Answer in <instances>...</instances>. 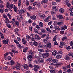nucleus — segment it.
I'll use <instances>...</instances> for the list:
<instances>
[{
	"instance_id": "393cba45",
	"label": "nucleus",
	"mask_w": 73,
	"mask_h": 73,
	"mask_svg": "<svg viewBox=\"0 0 73 73\" xmlns=\"http://www.w3.org/2000/svg\"><path fill=\"white\" fill-rule=\"evenodd\" d=\"M62 57V56H61V55H57L56 56V59H57V60H59L60 58H61Z\"/></svg>"
},
{
	"instance_id": "680f3d73",
	"label": "nucleus",
	"mask_w": 73,
	"mask_h": 73,
	"mask_svg": "<svg viewBox=\"0 0 73 73\" xmlns=\"http://www.w3.org/2000/svg\"><path fill=\"white\" fill-rule=\"evenodd\" d=\"M29 67H30V68H31L32 69L34 66L32 65V64H29Z\"/></svg>"
},
{
	"instance_id": "7c9ffc66",
	"label": "nucleus",
	"mask_w": 73,
	"mask_h": 73,
	"mask_svg": "<svg viewBox=\"0 0 73 73\" xmlns=\"http://www.w3.org/2000/svg\"><path fill=\"white\" fill-rule=\"evenodd\" d=\"M33 45L35 46H37L38 45V43L37 42L34 41L33 43Z\"/></svg>"
},
{
	"instance_id": "8fccbe9b",
	"label": "nucleus",
	"mask_w": 73,
	"mask_h": 73,
	"mask_svg": "<svg viewBox=\"0 0 73 73\" xmlns=\"http://www.w3.org/2000/svg\"><path fill=\"white\" fill-rule=\"evenodd\" d=\"M7 15L8 17H9V18L11 19L12 18V16H11V14H10L8 13Z\"/></svg>"
},
{
	"instance_id": "a878e982",
	"label": "nucleus",
	"mask_w": 73,
	"mask_h": 73,
	"mask_svg": "<svg viewBox=\"0 0 73 73\" xmlns=\"http://www.w3.org/2000/svg\"><path fill=\"white\" fill-rule=\"evenodd\" d=\"M64 9L61 8L59 9V12L60 13H64Z\"/></svg>"
},
{
	"instance_id": "4be33fe9",
	"label": "nucleus",
	"mask_w": 73,
	"mask_h": 73,
	"mask_svg": "<svg viewBox=\"0 0 73 73\" xmlns=\"http://www.w3.org/2000/svg\"><path fill=\"white\" fill-rule=\"evenodd\" d=\"M10 22L11 24H13V26L14 28H16V25H15V24L14 22L12 21H10Z\"/></svg>"
},
{
	"instance_id": "c9c22d12",
	"label": "nucleus",
	"mask_w": 73,
	"mask_h": 73,
	"mask_svg": "<svg viewBox=\"0 0 73 73\" xmlns=\"http://www.w3.org/2000/svg\"><path fill=\"white\" fill-rule=\"evenodd\" d=\"M40 62L41 64H43V63L44 62V59L41 58L40 60Z\"/></svg>"
},
{
	"instance_id": "e2e57ef3",
	"label": "nucleus",
	"mask_w": 73,
	"mask_h": 73,
	"mask_svg": "<svg viewBox=\"0 0 73 73\" xmlns=\"http://www.w3.org/2000/svg\"><path fill=\"white\" fill-rule=\"evenodd\" d=\"M58 53L59 54H63V52L61 51H58Z\"/></svg>"
},
{
	"instance_id": "49530a36",
	"label": "nucleus",
	"mask_w": 73,
	"mask_h": 73,
	"mask_svg": "<svg viewBox=\"0 0 73 73\" xmlns=\"http://www.w3.org/2000/svg\"><path fill=\"white\" fill-rule=\"evenodd\" d=\"M34 62L35 63V64H39V62L37 60H35L34 61Z\"/></svg>"
},
{
	"instance_id": "69168bd1",
	"label": "nucleus",
	"mask_w": 73,
	"mask_h": 73,
	"mask_svg": "<svg viewBox=\"0 0 73 73\" xmlns=\"http://www.w3.org/2000/svg\"><path fill=\"white\" fill-rule=\"evenodd\" d=\"M52 3L53 5H57L56 3L54 2H52Z\"/></svg>"
},
{
	"instance_id": "58836bf2",
	"label": "nucleus",
	"mask_w": 73,
	"mask_h": 73,
	"mask_svg": "<svg viewBox=\"0 0 73 73\" xmlns=\"http://www.w3.org/2000/svg\"><path fill=\"white\" fill-rule=\"evenodd\" d=\"M45 17H46L45 15L44 14L40 15V17L42 19H45Z\"/></svg>"
},
{
	"instance_id": "338daca9",
	"label": "nucleus",
	"mask_w": 73,
	"mask_h": 73,
	"mask_svg": "<svg viewBox=\"0 0 73 73\" xmlns=\"http://www.w3.org/2000/svg\"><path fill=\"white\" fill-rule=\"evenodd\" d=\"M4 18H5L6 20H7V21L8 22L9 21V19H8V18H7V16H4Z\"/></svg>"
},
{
	"instance_id": "37998d69",
	"label": "nucleus",
	"mask_w": 73,
	"mask_h": 73,
	"mask_svg": "<svg viewBox=\"0 0 73 73\" xmlns=\"http://www.w3.org/2000/svg\"><path fill=\"white\" fill-rule=\"evenodd\" d=\"M57 36L56 35L55 36L54 38H53V41H55L57 39Z\"/></svg>"
},
{
	"instance_id": "20e7f679",
	"label": "nucleus",
	"mask_w": 73,
	"mask_h": 73,
	"mask_svg": "<svg viewBox=\"0 0 73 73\" xmlns=\"http://www.w3.org/2000/svg\"><path fill=\"white\" fill-rule=\"evenodd\" d=\"M56 24H57V23L54 22V26L55 29L56 31H59V30H60V28H59V26L56 25Z\"/></svg>"
},
{
	"instance_id": "2f4dec72",
	"label": "nucleus",
	"mask_w": 73,
	"mask_h": 73,
	"mask_svg": "<svg viewBox=\"0 0 73 73\" xmlns=\"http://www.w3.org/2000/svg\"><path fill=\"white\" fill-rule=\"evenodd\" d=\"M21 13L22 15H24L25 13V11L23 9H21Z\"/></svg>"
},
{
	"instance_id": "f8f14e48",
	"label": "nucleus",
	"mask_w": 73,
	"mask_h": 73,
	"mask_svg": "<svg viewBox=\"0 0 73 73\" xmlns=\"http://www.w3.org/2000/svg\"><path fill=\"white\" fill-rule=\"evenodd\" d=\"M57 18H58L59 19H60V20L63 19V16L61 15H57Z\"/></svg>"
},
{
	"instance_id": "7ed1b4c3",
	"label": "nucleus",
	"mask_w": 73,
	"mask_h": 73,
	"mask_svg": "<svg viewBox=\"0 0 73 73\" xmlns=\"http://www.w3.org/2000/svg\"><path fill=\"white\" fill-rule=\"evenodd\" d=\"M21 64L20 63H18L17 65H16L15 67H13V69H15V68L16 69L20 70V68H21Z\"/></svg>"
},
{
	"instance_id": "13d9d810",
	"label": "nucleus",
	"mask_w": 73,
	"mask_h": 73,
	"mask_svg": "<svg viewBox=\"0 0 73 73\" xmlns=\"http://www.w3.org/2000/svg\"><path fill=\"white\" fill-rule=\"evenodd\" d=\"M20 17L21 20H23V15L22 14H21L20 15Z\"/></svg>"
},
{
	"instance_id": "423d86ee",
	"label": "nucleus",
	"mask_w": 73,
	"mask_h": 73,
	"mask_svg": "<svg viewBox=\"0 0 73 73\" xmlns=\"http://www.w3.org/2000/svg\"><path fill=\"white\" fill-rule=\"evenodd\" d=\"M2 42L3 44H8V42H9V39L7 38L6 39V40H3Z\"/></svg>"
},
{
	"instance_id": "cd10ccee",
	"label": "nucleus",
	"mask_w": 73,
	"mask_h": 73,
	"mask_svg": "<svg viewBox=\"0 0 73 73\" xmlns=\"http://www.w3.org/2000/svg\"><path fill=\"white\" fill-rule=\"evenodd\" d=\"M47 46L48 48H52V44L51 43H48L47 44Z\"/></svg>"
},
{
	"instance_id": "39448f33",
	"label": "nucleus",
	"mask_w": 73,
	"mask_h": 73,
	"mask_svg": "<svg viewBox=\"0 0 73 73\" xmlns=\"http://www.w3.org/2000/svg\"><path fill=\"white\" fill-rule=\"evenodd\" d=\"M49 54L46 53H43L42 54V56L44 58H45L46 57H49Z\"/></svg>"
},
{
	"instance_id": "f3484780",
	"label": "nucleus",
	"mask_w": 73,
	"mask_h": 73,
	"mask_svg": "<svg viewBox=\"0 0 73 73\" xmlns=\"http://www.w3.org/2000/svg\"><path fill=\"white\" fill-rule=\"evenodd\" d=\"M15 24L16 25H17V27H19V24H20V23H19V22L18 21H16L15 22Z\"/></svg>"
},
{
	"instance_id": "a211bd4d",
	"label": "nucleus",
	"mask_w": 73,
	"mask_h": 73,
	"mask_svg": "<svg viewBox=\"0 0 73 73\" xmlns=\"http://www.w3.org/2000/svg\"><path fill=\"white\" fill-rule=\"evenodd\" d=\"M29 54H31V55H32V56H35L34 53H33V51H32V50H29Z\"/></svg>"
},
{
	"instance_id": "6e6d98bb",
	"label": "nucleus",
	"mask_w": 73,
	"mask_h": 73,
	"mask_svg": "<svg viewBox=\"0 0 73 73\" xmlns=\"http://www.w3.org/2000/svg\"><path fill=\"white\" fill-rule=\"evenodd\" d=\"M9 53L8 52H6V53L5 54L4 56V57L5 58H6V56H7V55H8V54H9Z\"/></svg>"
},
{
	"instance_id": "6e6552de",
	"label": "nucleus",
	"mask_w": 73,
	"mask_h": 73,
	"mask_svg": "<svg viewBox=\"0 0 73 73\" xmlns=\"http://www.w3.org/2000/svg\"><path fill=\"white\" fill-rule=\"evenodd\" d=\"M48 0H42L40 2V4L42 5H43L44 4H46L48 3Z\"/></svg>"
},
{
	"instance_id": "5701e85b",
	"label": "nucleus",
	"mask_w": 73,
	"mask_h": 73,
	"mask_svg": "<svg viewBox=\"0 0 73 73\" xmlns=\"http://www.w3.org/2000/svg\"><path fill=\"white\" fill-rule=\"evenodd\" d=\"M52 62H53L54 63H57V62H58V61L57 59H52Z\"/></svg>"
},
{
	"instance_id": "2eb2a0df",
	"label": "nucleus",
	"mask_w": 73,
	"mask_h": 73,
	"mask_svg": "<svg viewBox=\"0 0 73 73\" xmlns=\"http://www.w3.org/2000/svg\"><path fill=\"white\" fill-rule=\"evenodd\" d=\"M13 9L14 11L16 13H17V7H16L15 5H14L13 7Z\"/></svg>"
},
{
	"instance_id": "c03bdc74",
	"label": "nucleus",
	"mask_w": 73,
	"mask_h": 73,
	"mask_svg": "<svg viewBox=\"0 0 73 73\" xmlns=\"http://www.w3.org/2000/svg\"><path fill=\"white\" fill-rule=\"evenodd\" d=\"M57 24L59 25H62L63 24L62 22H58L57 23Z\"/></svg>"
},
{
	"instance_id": "6ab92c4d",
	"label": "nucleus",
	"mask_w": 73,
	"mask_h": 73,
	"mask_svg": "<svg viewBox=\"0 0 73 73\" xmlns=\"http://www.w3.org/2000/svg\"><path fill=\"white\" fill-rule=\"evenodd\" d=\"M57 52L56 51V50H54L52 53V54L53 56H55L57 54Z\"/></svg>"
},
{
	"instance_id": "4468645a",
	"label": "nucleus",
	"mask_w": 73,
	"mask_h": 73,
	"mask_svg": "<svg viewBox=\"0 0 73 73\" xmlns=\"http://www.w3.org/2000/svg\"><path fill=\"white\" fill-rule=\"evenodd\" d=\"M36 16L35 15H33L31 16L30 18L32 20H36Z\"/></svg>"
},
{
	"instance_id": "bb28decb",
	"label": "nucleus",
	"mask_w": 73,
	"mask_h": 73,
	"mask_svg": "<svg viewBox=\"0 0 73 73\" xmlns=\"http://www.w3.org/2000/svg\"><path fill=\"white\" fill-rule=\"evenodd\" d=\"M0 34L1 35V38H2V39H4V36L3 35V34L2 33L0 32Z\"/></svg>"
},
{
	"instance_id": "864d4df0",
	"label": "nucleus",
	"mask_w": 73,
	"mask_h": 73,
	"mask_svg": "<svg viewBox=\"0 0 73 73\" xmlns=\"http://www.w3.org/2000/svg\"><path fill=\"white\" fill-rule=\"evenodd\" d=\"M14 42H15V43L17 44H19V42L17 41V40L15 39L14 40Z\"/></svg>"
},
{
	"instance_id": "5fc2aeb1",
	"label": "nucleus",
	"mask_w": 73,
	"mask_h": 73,
	"mask_svg": "<svg viewBox=\"0 0 73 73\" xmlns=\"http://www.w3.org/2000/svg\"><path fill=\"white\" fill-rule=\"evenodd\" d=\"M29 1H27L26 2V6H28V5H29Z\"/></svg>"
},
{
	"instance_id": "ddd939ff",
	"label": "nucleus",
	"mask_w": 73,
	"mask_h": 73,
	"mask_svg": "<svg viewBox=\"0 0 73 73\" xmlns=\"http://www.w3.org/2000/svg\"><path fill=\"white\" fill-rule=\"evenodd\" d=\"M22 41L23 44L24 45H25L27 44V40L25 38H23L22 39Z\"/></svg>"
},
{
	"instance_id": "a19ab883",
	"label": "nucleus",
	"mask_w": 73,
	"mask_h": 73,
	"mask_svg": "<svg viewBox=\"0 0 73 73\" xmlns=\"http://www.w3.org/2000/svg\"><path fill=\"white\" fill-rule=\"evenodd\" d=\"M34 31L36 33H38V30L37 29H34Z\"/></svg>"
},
{
	"instance_id": "3c124183",
	"label": "nucleus",
	"mask_w": 73,
	"mask_h": 73,
	"mask_svg": "<svg viewBox=\"0 0 73 73\" xmlns=\"http://www.w3.org/2000/svg\"><path fill=\"white\" fill-rule=\"evenodd\" d=\"M4 10L3 9H0V13H3V12H4Z\"/></svg>"
},
{
	"instance_id": "ea45409f",
	"label": "nucleus",
	"mask_w": 73,
	"mask_h": 73,
	"mask_svg": "<svg viewBox=\"0 0 73 73\" xmlns=\"http://www.w3.org/2000/svg\"><path fill=\"white\" fill-rule=\"evenodd\" d=\"M60 44L62 46H63L64 45H65V43L64 42H60Z\"/></svg>"
},
{
	"instance_id": "bf43d9fd",
	"label": "nucleus",
	"mask_w": 73,
	"mask_h": 73,
	"mask_svg": "<svg viewBox=\"0 0 73 73\" xmlns=\"http://www.w3.org/2000/svg\"><path fill=\"white\" fill-rule=\"evenodd\" d=\"M46 29H47L48 32L49 33H51V31H50V29H49L48 28H46Z\"/></svg>"
},
{
	"instance_id": "473e14b6",
	"label": "nucleus",
	"mask_w": 73,
	"mask_h": 73,
	"mask_svg": "<svg viewBox=\"0 0 73 73\" xmlns=\"http://www.w3.org/2000/svg\"><path fill=\"white\" fill-rule=\"evenodd\" d=\"M19 3L18 4V5L19 7H20V5H21V0H19Z\"/></svg>"
},
{
	"instance_id": "774afa93",
	"label": "nucleus",
	"mask_w": 73,
	"mask_h": 73,
	"mask_svg": "<svg viewBox=\"0 0 73 73\" xmlns=\"http://www.w3.org/2000/svg\"><path fill=\"white\" fill-rule=\"evenodd\" d=\"M15 32H19V29L18 28H16L15 29Z\"/></svg>"
},
{
	"instance_id": "f03ea898",
	"label": "nucleus",
	"mask_w": 73,
	"mask_h": 73,
	"mask_svg": "<svg viewBox=\"0 0 73 73\" xmlns=\"http://www.w3.org/2000/svg\"><path fill=\"white\" fill-rule=\"evenodd\" d=\"M27 60L30 62H32V59H33V56L31 55H29L27 57Z\"/></svg>"
},
{
	"instance_id": "e433bc0d",
	"label": "nucleus",
	"mask_w": 73,
	"mask_h": 73,
	"mask_svg": "<svg viewBox=\"0 0 73 73\" xmlns=\"http://www.w3.org/2000/svg\"><path fill=\"white\" fill-rule=\"evenodd\" d=\"M39 26L40 27L42 28L43 27V23L42 22H40L39 24Z\"/></svg>"
},
{
	"instance_id": "de8ad7c7",
	"label": "nucleus",
	"mask_w": 73,
	"mask_h": 73,
	"mask_svg": "<svg viewBox=\"0 0 73 73\" xmlns=\"http://www.w3.org/2000/svg\"><path fill=\"white\" fill-rule=\"evenodd\" d=\"M32 9V6H29L27 8V9L28 10H29V11L31 10V9Z\"/></svg>"
},
{
	"instance_id": "a18cd8bd",
	"label": "nucleus",
	"mask_w": 73,
	"mask_h": 73,
	"mask_svg": "<svg viewBox=\"0 0 73 73\" xmlns=\"http://www.w3.org/2000/svg\"><path fill=\"white\" fill-rule=\"evenodd\" d=\"M49 39V38L48 37H47L46 39H44L43 40V41H44V42H46V41H47V40Z\"/></svg>"
},
{
	"instance_id": "412c9836",
	"label": "nucleus",
	"mask_w": 73,
	"mask_h": 73,
	"mask_svg": "<svg viewBox=\"0 0 73 73\" xmlns=\"http://www.w3.org/2000/svg\"><path fill=\"white\" fill-rule=\"evenodd\" d=\"M6 7L7 8H9V5H10V3L9 2H7L6 3Z\"/></svg>"
},
{
	"instance_id": "f704fd0d",
	"label": "nucleus",
	"mask_w": 73,
	"mask_h": 73,
	"mask_svg": "<svg viewBox=\"0 0 73 73\" xmlns=\"http://www.w3.org/2000/svg\"><path fill=\"white\" fill-rule=\"evenodd\" d=\"M50 73H56V71L55 70H50Z\"/></svg>"
},
{
	"instance_id": "aec40b11",
	"label": "nucleus",
	"mask_w": 73,
	"mask_h": 73,
	"mask_svg": "<svg viewBox=\"0 0 73 73\" xmlns=\"http://www.w3.org/2000/svg\"><path fill=\"white\" fill-rule=\"evenodd\" d=\"M10 63L11 64V65L12 66L13 65L15 64V61H13V60H11Z\"/></svg>"
},
{
	"instance_id": "052dcab7",
	"label": "nucleus",
	"mask_w": 73,
	"mask_h": 73,
	"mask_svg": "<svg viewBox=\"0 0 73 73\" xmlns=\"http://www.w3.org/2000/svg\"><path fill=\"white\" fill-rule=\"evenodd\" d=\"M66 60H69L70 59V57L68 56H66Z\"/></svg>"
},
{
	"instance_id": "09e8293b",
	"label": "nucleus",
	"mask_w": 73,
	"mask_h": 73,
	"mask_svg": "<svg viewBox=\"0 0 73 73\" xmlns=\"http://www.w3.org/2000/svg\"><path fill=\"white\" fill-rule=\"evenodd\" d=\"M65 39H67V37L64 36L62 38V41H64Z\"/></svg>"
},
{
	"instance_id": "0eeeda50",
	"label": "nucleus",
	"mask_w": 73,
	"mask_h": 73,
	"mask_svg": "<svg viewBox=\"0 0 73 73\" xmlns=\"http://www.w3.org/2000/svg\"><path fill=\"white\" fill-rule=\"evenodd\" d=\"M65 3L67 7H68L69 8L70 7V6H71V4H70V3H69V1L66 0L65 1Z\"/></svg>"
},
{
	"instance_id": "c85d7f7f",
	"label": "nucleus",
	"mask_w": 73,
	"mask_h": 73,
	"mask_svg": "<svg viewBox=\"0 0 73 73\" xmlns=\"http://www.w3.org/2000/svg\"><path fill=\"white\" fill-rule=\"evenodd\" d=\"M13 4L12 3L10 4L9 6V8H9V9H10V8H11V9H12V8H13Z\"/></svg>"
},
{
	"instance_id": "79ce46f5",
	"label": "nucleus",
	"mask_w": 73,
	"mask_h": 73,
	"mask_svg": "<svg viewBox=\"0 0 73 73\" xmlns=\"http://www.w3.org/2000/svg\"><path fill=\"white\" fill-rule=\"evenodd\" d=\"M53 59L52 58H49L47 59V61L49 62H52V61H53Z\"/></svg>"
},
{
	"instance_id": "9b49d317",
	"label": "nucleus",
	"mask_w": 73,
	"mask_h": 73,
	"mask_svg": "<svg viewBox=\"0 0 73 73\" xmlns=\"http://www.w3.org/2000/svg\"><path fill=\"white\" fill-rule=\"evenodd\" d=\"M23 66L26 70H28L29 69V67H28V65L27 64H24Z\"/></svg>"
},
{
	"instance_id": "0e129e2a",
	"label": "nucleus",
	"mask_w": 73,
	"mask_h": 73,
	"mask_svg": "<svg viewBox=\"0 0 73 73\" xmlns=\"http://www.w3.org/2000/svg\"><path fill=\"white\" fill-rule=\"evenodd\" d=\"M67 72L69 73H72V71H71V70L70 69L67 70Z\"/></svg>"
},
{
	"instance_id": "f257e3e1",
	"label": "nucleus",
	"mask_w": 73,
	"mask_h": 73,
	"mask_svg": "<svg viewBox=\"0 0 73 73\" xmlns=\"http://www.w3.org/2000/svg\"><path fill=\"white\" fill-rule=\"evenodd\" d=\"M40 68L41 67L37 65H34V68L33 69L34 71L35 72H37L38 71V69H40Z\"/></svg>"
},
{
	"instance_id": "1a4fd4ad",
	"label": "nucleus",
	"mask_w": 73,
	"mask_h": 73,
	"mask_svg": "<svg viewBox=\"0 0 73 73\" xmlns=\"http://www.w3.org/2000/svg\"><path fill=\"white\" fill-rule=\"evenodd\" d=\"M40 47L41 48H44V49H46L48 47H47V46L46 45H44V44H41L40 46Z\"/></svg>"
},
{
	"instance_id": "72a5a7b5",
	"label": "nucleus",
	"mask_w": 73,
	"mask_h": 73,
	"mask_svg": "<svg viewBox=\"0 0 73 73\" xmlns=\"http://www.w3.org/2000/svg\"><path fill=\"white\" fill-rule=\"evenodd\" d=\"M12 52L13 53H14V54H15V53H18V51H16L14 50H13L12 49Z\"/></svg>"
},
{
	"instance_id": "4c0bfd02",
	"label": "nucleus",
	"mask_w": 73,
	"mask_h": 73,
	"mask_svg": "<svg viewBox=\"0 0 73 73\" xmlns=\"http://www.w3.org/2000/svg\"><path fill=\"white\" fill-rule=\"evenodd\" d=\"M6 25L7 27H8V28H11V24L9 23H6Z\"/></svg>"
},
{
	"instance_id": "9d476101",
	"label": "nucleus",
	"mask_w": 73,
	"mask_h": 73,
	"mask_svg": "<svg viewBox=\"0 0 73 73\" xmlns=\"http://www.w3.org/2000/svg\"><path fill=\"white\" fill-rule=\"evenodd\" d=\"M50 19H51V17H50V16H49L47 18V19H45L44 20V21L45 22H48V21L50 20Z\"/></svg>"
},
{
	"instance_id": "4d7b16f0",
	"label": "nucleus",
	"mask_w": 73,
	"mask_h": 73,
	"mask_svg": "<svg viewBox=\"0 0 73 73\" xmlns=\"http://www.w3.org/2000/svg\"><path fill=\"white\" fill-rule=\"evenodd\" d=\"M4 5H3L2 4H1L0 5V8H3V9H4Z\"/></svg>"
},
{
	"instance_id": "dca6fc26",
	"label": "nucleus",
	"mask_w": 73,
	"mask_h": 73,
	"mask_svg": "<svg viewBox=\"0 0 73 73\" xmlns=\"http://www.w3.org/2000/svg\"><path fill=\"white\" fill-rule=\"evenodd\" d=\"M26 40L27 41H29V40L31 38V36L29 35H27L26 36Z\"/></svg>"
},
{
	"instance_id": "c756f323",
	"label": "nucleus",
	"mask_w": 73,
	"mask_h": 73,
	"mask_svg": "<svg viewBox=\"0 0 73 73\" xmlns=\"http://www.w3.org/2000/svg\"><path fill=\"white\" fill-rule=\"evenodd\" d=\"M35 37L36 39L38 40H40V38H39V36L37 35H35Z\"/></svg>"
},
{
	"instance_id": "b1692460",
	"label": "nucleus",
	"mask_w": 73,
	"mask_h": 73,
	"mask_svg": "<svg viewBox=\"0 0 73 73\" xmlns=\"http://www.w3.org/2000/svg\"><path fill=\"white\" fill-rule=\"evenodd\" d=\"M28 47H26L25 48H24L23 49V52H27L28 50Z\"/></svg>"
},
{
	"instance_id": "603ef678",
	"label": "nucleus",
	"mask_w": 73,
	"mask_h": 73,
	"mask_svg": "<svg viewBox=\"0 0 73 73\" xmlns=\"http://www.w3.org/2000/svg\"><path fill=\"white\" fill-rule=\"evenodd\" d=\"M38 51H39V52H44V50L42 49H38Z\"/></svg>"
}]
</instances>
